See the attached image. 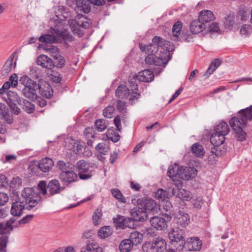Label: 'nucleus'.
Listing matches in <instances>:
<instances>
[{
  "instance_id": "obj_1",
  "label": "nucleus",
  "mask_w": 252,
  "mask_h": 252,
  "mask_svg": "<svg viewBox=\"0 0 252 252\" xmlns=\"http://www.w3.org/2000/svg\"><path fill=\"white\" fill-rule=\"evenodd\" d=\"M48 194L47 184L45 181H40L37 184V186L33 188H25L22 191V196L25 200L30 205L27 207L32 209L41 201V195Z\"/></svg>"
},
{
  "instance_id": "obj_2",
  "label": "nucleus",
  "mask_w": 252,
  "mask_h": 252,
  "mask_svg": "<svg viewBox=\"0 0 252 252\" xmlns=\"http://www.w3.org/2000/svg\"><path fill=\"white\" fill-rule=\"evenodd\" d=\"M19 83L24 86L22 94L25 97L34 101L37 98V90L38 84L27 75L22 76L19 79Z\"/></svg>"
},
{
  "instance_id": "obj_3",
  "label": "nucleus",
  "mask_w": 252,
  "mask_h": 252,
  "mask_svg": "<svg viewBox=\"0 0 252 252\" xmlns=\"http://www.w3.org/2000/svg\"><path fill=\"white\" fill-rule=\"evenodd\" d=\"M78 20L74 19H69L68 24L71 31L81 37L84 34V32L81 29V28L85 29H89L91 27V23L86 17L82 15H78Z\"/></svg>"
},
{
  "instance_id": "obj_4",
  "label": "nucleus",
  "mask_w": 252,
  "mask_h": 252,
  "mask_svg": "<svg viewBox=\"0 0 252 252\" xmlns=\"http://www.w3.org/2000/svg\"><path fill=\"white\" fill-rule=\"evenodd\" d=\"M152 42V43L146 45H143L140 44L139 47L141 51L145 52L147 54L154 55V54L157 53L159 47H162L163 46H165L171 44L170 42L158 36H156L153 38Z\"/></svg>"
},
{
  "instance_id": "obj_5",
  "label": "nucleus",
  "mask_w": 252,
  "mask_h": 252,
  "mask_svg": "<svg viewBox=\"0 0 252 252\" xmlns=\"http://www.w3.org/2000/svg\"><path fill=\"white\" fill-rule=\"evenodd\" d=\"M168 237L177 250L181 251L184 249L185 240L183 237L182 230H172L169 232Z\"/></svg>"
},
{
  "instance_id": "obj_6",
  "label": "nucleus",
  "mask_w": 252,
  "mask_h": 252,
  "mask_svg": "<svg viewBox=\"0 0 252 252\" xmlns=\"http://www.w3.org/2000/svg\"><path fill=\"white\" fill-rule=\"evenodd\" d=\"M75 168L80 179L87 180L92 178L93 171L90 170V166L86 161L84 160L78 161L75 165Z\"/></svg>"
},
{
  "instance_id": "obj_7",
  "label": "nucleus",
  "mask_w": 252,
  "mask_h": 252,
  "mask_svg": "<svg viewBox=\"0 0 252 252\" xmlns=\"http://www.w3.org/2000/svg\"><path fill=\"white\" fill-rule=\"evenodd\" d=\"M229 124L233 130L235 132L237 139L243 141L246 139L247 133L243 130L242 126L246 125L241 120L240 116L238 117H233L231 119Z\"/></svg>"
},
{
  "instance_id": "obj_8",
  "label": "nucleus",
  "mask_w": 252,
  "mask_h": 252,
  "mask_svg": "<svg viewBox=\"0 0 252 252\" xmlns=\"http://www.w3.org/2000/svg\"><path fill=\"white\" fill-rule=\"evenodd\" d=\"M172 217L170 214H163L162 217L154 216L150 219L151 225L157 230H164L167 227V223L171 220Z\"/></svg>"
},
{
  "instance_id": "obj_9",
  "label": "nucleus",
  "mask_w": 252,
  "mask_h": 252,
  "mask_svg": "<svg viewBox=\"0 0 252 252\" xmlns=\"http://www.w3.org/2000/svg\"><path fill=\"white\" fill-rule=\"evenodd\" d=\"M137 204L144 208L147 213L148 212L152 214L157 213L159 209L158 205L152 199L146 197L138 199Z\"/></svg>"
},
{
  "instance_id": "obj_10",
  "label": "nucleus",
  "mask_w": 252,
  "mask_h": 252,
  "mask_svg": "<svg viewBox=\"0 0 252 252\" xmlns=\"http://www.w3.org/2000/svg\"><path fill=\"white\" fill-rule=\"evenodd\" d=\"M44 49L51 54V56L54 59L53 66H55L60 68L64 66L65 61L64 58L59 54L58 48L52 45L49 48Z\"/></svg>"
},
{
  "instance_id": "obj_11",
  "label": "nucleus",
  "mask_w": 252,
  "mask_h": 252,
  "mask_svg": "<svg viewBox=\"0 0 252 252\" xmlns=\"http://www.w3.org/2000/svg\"><path fill=\"white\" fill-rule=\"evenodd\" d=\"M21 201H16L12 204L11 208V214L14 216H20L23 213V211L26 209L29 210L31 209H28L27 207L30 205V203H27L21 195Z\"/></svg>"
},
{
  "instance_id": "obj_12",
  "label": "nucleus",
  "mask_w": 252,
  "mask_h": 252,
  "mask_svg": "<svg viewBox=\"0 0 252 252\" xmlns=\"http://www.w3.org/2000/svg\"><path fill=\"white\" fill-rule=\"evenodd\" d=\"M173 221L178 225L186 227L190 223V217L184 210H180L174 214Z\"/></svg>"
},
{
  "instance_id": "obj_13",
  "label": "nucleus",
  "mask_w": 252,
  "mask_h": 252,
  "mask_svg": "<svg viewBox=\"0 0 252 252\" xmlns=\"http://www.w3.org/2000/svg\"><path fill=\"white\" fill-rule=\"evenodd\" d=\"M197 173V170L193 167L180 166L179 178L184 180H189L194 178Z\"/></svg>"
},
{
  "instance_id": "obj_14",
  "label": "nucleus",
  "mask_w": 252,
  "mask_h": 252,
  "mask_svg": "<svg viewBox=\"0 0 252 252\" xmlns=\"http://www.w3.org/2000/svg\"><path fill=\"white\" fill-rule=\"evenodd\" d=\"M37 86V90H39V94L43 97L50 98L53 96V90L51 86L46 81L39 80Z\"/></svg>"
},
{
  "instance_id": "obj_15",
  "label": "nucleus",
  "mask_w": 252,
  "mask_h": 252,
  "mask_svg": "<svg viewBox=\"0 0 252 252\" xmlns=\"http://www.w3.org/2000/svg\"><path fill=\"white\" fill-rule=\"evenodd\" d=\"M202 242L198 237L189 238L185 241L184 248L188 251H198L202 247Z\"/></svg>"
},
{
  "instance_id": "obj_16",
  "label": "nucleus",
  "mask_w": 252,
  "mask_h": 252,
  "mask_svg": "<svg viewBox=\"0 0 252 252\" xmlns=\"http://www.w3.org/2000/svg\"><path fill=\"white\" fill-rule=\"evenodd\" d=\"M59 178L63 183L70 184L77 180L78 176L73 170L68 169L62 171L59 174Z\"/></svg>"
},
{
  "instance_id": "obj_17",
  "label": "nucleus",
  "mask_w": 252,
  "mask_h": 252,
  "mask_svg": "<svg viewBox=\"0 0 252 252\" xmlns=\"http://www.w3.org/2000/svg\"><path fill=\"white\" fill-rule=\"evenodd\" d=\"M130 214L136 221H142L147 219L148 214L145 211V209L138 205L131 210Z\"/></svg>"
},
{
  "instance_id": "obj_18",
  "label": "nucleus",
  "mask_w": 252,
  "mask_h": 252,
  "mask_svg": "<svg viewBox=\"0 0 252 252\" xmlns=\"http://www.w3.org/2000/svg\"><path fill=\"white\" fill-rule=\"evenodd\" d=\"M54 165L53 160L49 158H42L37 162L36 166L43 172H48Z\"/></svg>"
},
{
  "instance_id": "obj_19",
  "label": "nucleus",
  "mask_w": 252,
  "mask_h": 252,
  "mask_svg": "<svg viewBox=\"0 0 252 252\" xmlns=\"http://www.w3.org/2000/svg\"><path fill=\"white\" fill-rule=\"evenodd\" d=\"M91 1L90 0H76L75 10L87 14L91 11Z\"/></svg>"
},
{
  "instance_id": "obj_20",
  "label": "nucleus",
  "mask_w": 252,
  "mask_h": 252,
  "mask_svg": "<svg viewBox=\"0 0 252 252\" xmlns=\"http://www.w3.org/2000/svg\"><path fill=\"white\" fill-rule=\"evenodd\" d=\"M47 190L50 195H54L60 193L63 190V188L61 186L58 180L53 179L48 183Z\"/></svg>"
},
{
  "instance_id": "obj_21",
  "label": "nucleus",
  "mask_w": 252,
  "mask_h": 252,
  "mask_svg": "<svg viewBox=\"0 0 252 252\" xmlns=\"http://www.w3.org/2000/svg\"><path fill=\"white\" fill-rule=\"evenodd\" d=\"M0 115L7 124H11L13 122L12 113L5 103H0Z\"/></svg>"
},
{
  "instance_id": "obj_22",
  "label": "nucleus",
  "mask_w": 252,
  "mask_h": 252,
  "mask_svg": "<svg viewBox=\"0 0 252 252\" xmlns=\"http://www.w3.org/2000/svg\"><path fill=\"white\" fill-rule=\"evenodd\" d=\"M65 148L70 151L77 153L81 151L82 146L79 142L72 138H67L64 141Z\"/></svg>"
},
{
  "instance_id": "obj_23",
  "label": "nucleus",
  "mask_w": 252,
  "mask_h": 252,
  "mask_svg": "<svg viewBox=\"0 0 252 252\" xmlns=\"http://www.w3.org/2000/svg\"><path fill=\"white\" fill-rule=\"evenodd\" d=\"M136 78L140 82H151L154 79V74L150 70L145 69L139 72Z\"/></svg>"
},
{
  "instance_id": "obj_24",
  "label": "nucleus",
  "mask_w": 252,
  "mask_h": 252,
  "mask_svg": "<svg viewBox=\"0 0 252 252\" xmlns=\"http://www.w3.org/2000/svg\"><path fill=\"white\" fill-rule=\"evenodd\" d=\"M136 79L133 78L128 81L129 83V88L131 92V95L132 96L129 97V100L131 101L132 103L135 100H137L140 97V94L137 93L138 91V86L136 83Z\"/></svg>"
},
{
  "instance_id": "obj_25",
  "label": "nucleus",
  "mask_w": 252,
  "mask_h": 252,
  "mask_svg": "<svg viewBox=\"0 0 252 252\" xmlns=\"http://www.w3.org/2000/svg\"><path fill=\"white\" fill-rule=\"evenodd\" d=\"M238 114L244 124H247L248 121H252V105L240 110Z\"/></svg>"
},
{
  "instance_id": "obj_26",
  "label": "nucleus",
  "mask_w": 252,
  "mask_h": 252,
  "mask_svg": "<svg viewBox=\"0 0 252 252\" xmlns=\"http://www.w3.org/2000/svg\"><path fill=\"white\" fill-rule=\"evenodd\" d=\"M37 64L42 67L48 69H52L53 67L52 60L45 55L39 56L36 61Z\"/></svg>"
},
{
  "instance_id": "obj_27",
  "label": "nucleus",
  "mask_w": 252,
  "mask_h": 252,
  "mask_svg": "<svg viewBox=\"0 0 252 252\" xmlns=\"http://www.w3.org/2000/svg\"><path fill=\"white\" fill-rule=\"evenodd\" d=\"M131 92L129 88L126 87L125 85H120L116 91V95L119 98H128L132 96Z\"/></svg>"
},
{
  "instance_id": "obj_28",
  "label": "nucleus",
  "mask_w": 252,
  "mask_h": 252,
  "mask_svg": "<svg viewBox=\"0 0 252 252\" xmlns=\"http://www.w3.org/2000/svg\"><path fill=\"white\" fill-rule=\"evenodd\" d=\"M198 19L205 26L206 23L213 21L215 17L213 12L210 10H203L200 12Z\"/></svg>"
},
{
  "instance_id": "obj_29",
  "label": "nucleus",
  "mask_w": 252,
  "mask_h": 252,
  "mask_svg": "<svg viewBox=\"0 0 252 252\" xmlns=\"http://www.w3.org/2000/svg\"><path fill=\"white\" fill-rule=\"evenodd\" d=\"M148 55V56L145 59L146 63L156 66H161L164 64V59L162 57H158L152 54Z\"/></svg>"
},
{
  "instance_id": "obj_30",
  "label": "nucleus",
  "mask_w": 252,
  "mask_h": 252,
  "mask_svg": "<svg viewBox=\"0 0 252 252\" xmlns=\"http://www.w3.org/2000/svg\"><path fill=\"white\" fill-rule=\"evenodd\" d=\"M225 136L224 134L214 131L210 137V142L215 146H220L224 143Z\"/></svg>"
},
{
  "instance_id": "obj_31",
  "label": "nucleus",
  "mask_w": 252,
  "mask_h": 252,
  "mask_svg": "<svg viewBox=\"0 0 252 252\" xmlns=\"http://www.w3.org/2000/svg\"><path fill=\"white\" fill-rule=\"evenodd\" d=\"M206 28V26L198 19L193 21L190 25V30L193 34L198 33Z\"/></svg>"
},
{
  "instance_id": "obj_32",
  "label": "nucleus",
  "mask_w": 252,
  "mask_h": 252,
  "mask_svg": "<svg viewBox=\"0 0 252 252\" xmlns=\"http://www.w3.org/2000/svg\"><path fill=\"white\" fill-rule=\"evenodd\" d=\"M38 40L39 41L45 43H59L61 41L59 35H55L53 34H44L40 36Z\"/></svg>"
},
{
  "instance_id": "obj_33",
  "label": "nucleus",
  "mask_w": 252,
  "mask_h": 252,
  "mask_svg": "<svg viewBox=\"0 0 252 252\" xmlns=\"http://www.w3.org/2000/svg\"><path fill=\"white\" fill-rule=\"evenodd\" d=\"M14 58V54H12L5 62L1 70V76H6L10 72L13 66V61Z\"/></svg>"
},
{
  "instance_id": "obj_34",
  "label": "nucleus",
  "mask_w": 252,
  "mask_h": 252,
  "mask_svg": "<svg viewBox=\"0 0 252 252\" xmlns=\"http://www.w3.org/2000/svg\"><path fill=\"white\" fill-rule=\"evenodd\" d=\"M172 193L173 195L182 200H189L191 198L190 192L183 189H173Z\"/></svg>"
},
{
  "instance_id": "obj_35",
  "label": "nucleus",
  "mask_w": 252,
  "mask_h": 252,
  "mask_svg": "<svg viewBox=\"0 0 252 252\" xmlns=\"http://www.w3.org/2000/svg\"><path fill=\"white\" fill-rule=\"evenodd\" d=\"M220 61L219 59H216L213 61L206 72L203 75L204 79L208 78L220 64Z\"/></svg>"
},
{
  "instance_id": "obj_36",
  "label": "nucleus",
  "mask_w": 252,
  "mask_h": 252,
  "mask_svg": "<svg viewBox=\"0 0 252 252\" xmlns=\"http://www.w3.org/2000/svg\"><path fill=\"white\" fill-rule=\"evenodd\" d=\"M191 151L196 157L200 158H202L205 154L203 146L198 143H195L192 145Z\"/></svg>"
},
{
  "instance_id": "obj_37",
  "label": "nucleus",
  "mask_w": 252,
  "mask_h": 252,
  "mask_svg": "<svg viewBox=\"0 0 252 252\" xmlns=\"http://www.w3.org/2000/svg\"><path fill=\"white\" fill-rule=\"evenodd\" d=\"M153 242L158 252H162L166 250V242L162 238H156L153 240Z\"/></svg>"
},
{
  "instance_id": "obj_38",
  "label": "nucleus",
  "mask_w": 252,
  "mask_h": 252,
  "mask_svg": "<svg viewBox=\"0 0 252 252\" xmlns=\"http://www.w3.org/2000/svg\"><path fill=\"white\" fill-rule=\"evenodd\" d=\"M214 131L226 135L229 132V127L226 122L222 121L215 126Z\"/></svg>"
},
{
  "instance_id": "obj_39",
  "label": "nucleus",
  "mask_w": 252,
  "mask_h": 252,
  "mask_svg": "<svg viewBox=\"0 0 252 252\" xmlns=\"http://www.w3.org/2000/svg\"><path fill=\"white\" fill-rule=\"evenodd\" d=\"M7 96V104L17 103L18 104H21V99L20 97L16 92L9 91L6 93Z\"/></svg>"
},
{
  "instance_id": "obj_40",
  "label": "nucleus",
  "mask_w": 252,
  "mask_h": 252,
  "mask_svg": "<svg viewBox=\"0 0 252 252\" xmlns=\"http://www.w3.org/2000/svg\"><path fill=\"white\" fill-rule=\"evenodd\" d=\"M133 244L130 241V240L125 239L123 240L120 245L119 249L121 252H129L133 247Z\"/></svg>"
},
{
  "instance_id": "obj_41",
  "label": "nucleus",
  "mask_w": 252,
  "mask_h": 252,
  "mask_svg": "<svg viewBox=\"0 0 252 252\" xmlns=\"http://www.w3.org/2000/svg\"><path fill=\"white\" fill-rule=\"evenodd\" d=\"M128 239L130 240L133 245H137L141 243L143 240V235L137 231H133L130 233Z\"/></svg>"
},
{
  "instance_id": "obj_42",
  "label": "nucleus",
  "mask_w": 252,
  "mask_h": 252,
  "mask_svg": "<svg viewBox=\"0 0 252 252\" xmlns=\"http://www.w3.org/2000/svg\"><path fill=\"white\" fill-rule=\"evenodd\" d=\"M93 132V129L90 127L86 128L84 132V136L88 140L87 144L91 146H93L94 142L91 138L95 139V138Z\"/></svg>"
},
{
  "instance_id": "obj_43",
  "label": "nucleus",
  "mask_w": 252,
  "mask_h": 252,
  "mask_svg": "<svg viewBox=\"0 0 252 252\" xmlns=\"http://www.w3.org/2000/svg\"><path fill=\"white\" fill-rule=\"evenodd\" d=\"M180 166L178 164H174L173 166H170L167 171V174L171 178H179V170Z\"/></svg>"
},
{
  "instance_id": "obj_44",
  "label": "nucleus",
  "mask_w": 252,
  "mask_h": 252,
  "mask_svg": "<svg viewBox=\"0 0 252 252\" xmlns=\"http://www.w3.org/2000/svg\"><path fill=\"white\" fill-rule=\"evenodd\" d=\"M111 192L114 197L116 198L119 202L126 203V198L122 193L121 191L118 189H111Z\"/></svg>"
},
{
  "instance_id": "obj_45",
  "label": "nucleus",
  "mask_w": 252,
  "mask_h": 252,
  "mask_svg": "<svg viewBox=\"0 0 252 252\" xmlns=\"http://www.w3.org/2000/svg\"><path fill=\"white\" fill-rule=\"evenodd\" d=\"M183 27V24L181 21H177L176 22L172 28V34L173 36L176 38H179V35L180 34L181 31Z\"/></svg>"
},
{
  "instance_id": "obj_46",
  "label": "nucleus",
  "mask_w": 252,
  "mask_h": 252,
  "mask_svg": "<svg viewBox=\"0 0 252 252\" xmlns=\"http://www.w3.org/2000/svg\"><path fill=\"white\" fill-rule=\"evenodd\" d=\"M168 193L162 189H159L155 193V197L159 200L164 201L168 198Z\"/></svg>"
},
{
  "instance_id": "obj_47",
  "label": "nucleus",
  "mask_w": 252,
  "mask_h": 252,
  "mask_svg": "<svg viewBox=\"0 0 252 252\" xmlns=\"http://www.w3.org/2000/svg\"><path fill=\"white\" fill-rule=\"evenodd\" d=\"M126 218L124 216H119L117 218L113 219V223L117 228H125Z\"/></svg>"
},
{
  "instance_id": "obj_48",
  "label": "nucleus",
  "mask_w": 252,
  "mask_h": 252,
  "mask_svg": "<svg viewBox=\"0 0 252 252\" xmlns=\"http://www.w3.org/2000/svg\"><path fill=\"white\" fill-rule=\"evenodd\" d=\"M111 234V229L109 226H103L98 232V235L101 238H105Z\"/></svg>"
},
{
  "instance_id": "obj_49",
  "label": "nucleus",
  "mask_w": 252,
  "mask_h": 252,
  "mask_svg": "<svg viewBox=\"0 0 252 252\" xmlns=\"http://www.w3.org/2000/svg\"><path fill=\"white\" fill-rule=\"evenodd\" d=\"M13 227L11 226L9 222L6 223H0V234L10 233L12 231Z\"/></svg>"
},
{
  "instance_id": "obj_50",
  "label": "nucleus",
  "mask_w": 252,
  "mask_h": 252,
  "mask_svg": "<svg viewBox=\"0 0 252 252\" xmlns=\"http://www.w3.org/2000/svg\"><path fill=\"white\" fill-rule=\"evenodd\" d=\"M107 137L114 142H118L120 139V135L118 133L113 130L109 129L107 131Z\"/></svg>"
},
{
  "instance_id": "obj_51",
  "label": "nucleus",
  "mask_w": 252,
  "mask_h": 252,
  "mask_svg": "<svg viewBox=\"0 0 252 252\" xmlns=\"http://www.w3.org/2000/svg\"><path fill=\"white\" fill-rule=\"evenodd\" d=\"M144 252H158L153 242H147L142 246Z\"/></svg>"
},
{
  "instance_id": "obj_52",
  "label": "nucleus",
  "mask_w": 252,
  "mask_h": 252,
  "mask_svg": "<svg viewBox=\"0 0 252 252\" xmlns=\"http://www.w3.org/2000/svg\"><path fill=\"white\" fill-rule=\"evenodd\" d=\"M95 126L99 131H103L107 128L106 121L104 119H97L95 121Z\"/></svg>"
},
{
  "instance_id": "obj_53",
  "label": "nucleus",
  "mask_w": 252,
  "mask_h": 252,
  "mask_svg": "<svg viewBox=\"0 0 252 252\" xmlns=\"http://www.w3.org/2000/svg\"><path fill=\"white\" fill-rule=\"evenodd\" d=\"M224 26L226 28L232 27L235 23V16L233 14H229L227 16L223 21Z\"/></svg>"
},
{
  "instance_id": "obj_54",
  "label": "nucleus",
  "mask_w": 252,
  "mask_h": 252,
  "mask_svg": "<svg viewBox=\"0 0 252 252\" xmlns=\"http://www.w3.org/2000/svg\"><path fill=\"white\" fill-rule=\"evenodd\" d=\"M60 38H62L65 41H72L74 40V37L68 32V31H63L62 32L60 36Z\"/></svg>"
},
{
  "instance_id": "obj_55",
  "label": "nucleus",
  "mask_w": 252,
  "mask_h": 252,
  "mask_svg": "<svg viewBox=\"0 0 252 252\" xmlns=\"http://www.w3.org/2000/svg\"><path fill=\"white\" fill-rule=\"evenodd\" d=\"M101 217L102 213L101 211L98 209H96L93 216V220L95 225H97L99 224V221Z\"/></svg>"
},
{
  "instance_id": "obj_56",
  "label": "nucleus",
  "mask_w": 252,
  "mask_h": 252,
  "mask_svg": "<svg viewBox=\"0 0 252 252\" xmlns=\"http://www.w3.org/2000/svg\"><path fill=\"white\" fill-rule=\"evenodd\" d=\"M8 240V238L7 236L4 235L0 236V252H6L5 248L6 247Z\"/></svg>"
},
{
  "instance_id": "obj_57",
  "label": "nucleus",
  "mask_w": 252,
  "mask_h": 252,
  "mask_svg": "<svg viewBox=\"0 0 252 252\" xmlns=\"http://www.w3.org/2000/svg\"><path fill=\"white\" fill-rule=\"evenodd\" d=\"M96 150L99 153L106 155L108 152V148L104 143H98L95 147Z\"/></svg>"
},
{
  "instance_id": "obj_58",
  "label": "nucleus",
  "mask_w": 252,
  "mask_h": 252,
  "mask_svg": "<svg viewBox=\"0 0 252 252\" xmlns=\"http://www.w3.org/2000/svg\"><path fill=\"white\" fill-rule=\"evenodd\" d=\"M115 109L113 106H109L106 107L103 110V116L107 118H110L112 117Z\"/></svg>"
},
{
  "instance_id": "obj_59",
  "label": "nucleus",
  "mask_w": 252,
  "mask_h": 252,
  "mask_svg": "<svg viewBox=\"0 0 252 252\" xmlns=\"http://www.w3.org/2000/svg\"><path fill=\"white\" fill-rule=\"evenodd\" d=\"M22 180L19 177L14 178L10 183V187L12 188H17L21 186Z\"/></svg>"
},
{
  "instance_id": "obj_60",
  "label": "nucleus",
  "mask_w": 252,
  "mask_h": 252,
  "mask_svg": "<svg viewBox=\"0 0 252 252\" xmlns=\"http://www.w3.org/2000/svg\"><path fill=\"white\" fill-rule=\"evenodd\" d=\"M33 217V215H28L19 220L18 222L20 225L28 223L32 221Z\"/></svg>"
},
{
  "instance_id": "obj_61",
  "label": "nucleus",
  "mask_w": 252,
  "mask_h": 252,
  "mask_svg": "<svg viewBox=\"0 0 252 252\" xmlns=\"http://www.w3.org/2000/svg\"><path fill=\"white\" fill-rule=\"evenodd\" d=\"M8 105L10 107L12 113L14 115H18L20 114L21 110L17 106V103H9Z\"/></svg>"
},
{
  "instance_id": "obj_62",
  "label": "nucleus",
  "mask_w": 252,
  "mask_h": 252,
  "mask_svg": "<svg viewBox=\"0 0 252 252\" xmlns=\"http://www.w3.org/2000/svg\"><path fill=\"white\" fill-rule=\"evenodd\" d=\"M134 220L133 218H126L125 219V228L128 227L130 228H133L134 227Z\"/></svg>"
},
{
  "instance_id": "obj_63",
  "label": "nucleus",
  "mask_w": 252,
  "mask_h": 252,
  "mask_svg": "<svg viewBox=\"0 0 252 252\" xmlns=\"http://www.w3.org/2000/svg\"><path fill=\"white\" fill-rule=\"evenodd\" d=\"M252 29V27L250 25L245 24L241 27L240 29V33L241 34L248 35L249 31Z\"/></svg>"
},
{
  "instance_id": "obj_64",
  "label": "nucleus",
  "mask_w": 252,
  "mask_h": 252,
  "mask_svg": "<svg viewBox=\"0 0 252 252\" xmlns=\"http://www.w3.org/2000/svg\"><path fill=\"white\" fill-rule=\"evenodd\" d=\"M95 245L93 244H88L85 247L81 248V252H91L92 251H94L96 249Z\"/></svg>"
}]
</instances>
